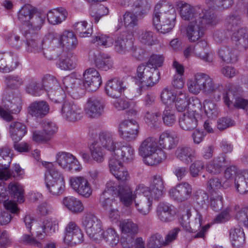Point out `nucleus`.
<instances>
[{"mask_svg": "<svg viewBox=\"0 0 248 248\" xmlns=\"http://www.w3.org/2000/svg\"><path fill=\"white\" fill-rule=\"evenodd\" d=\"M162 6L160 4L155 5L153 15V24L155 29L161 33H166L172 30L175 25L176 13L171 6Z\"/></svg>", "mask_w": 248, "mask_h": 248, "instance_id": "f257e3e1", "label": "nucleus"}, {"mask_svg": "<svg viewBox=\"0 0 248 248\" xmlns=\"http://www.w3.org/2000/svg\"><path fill=\"white\" fill-rule=\"evenodd\" d=\"M138 151L145 164L149 166L158 164L166 158L165 152L159 148L158 141L154 137H148L143 140Z\"/></svg>", "mask_w": 248, "mask_h": 248, "instance_id": "f03ea898", "label": "nucleus"}, {"mask_svg": "<svg viewBox=\"0 0 248 248\" xmlns=\"http://www.w3.org/2000/svg\"><path fill=\"white\" fill-rule=\"evenodd\" d=\"M103 191H106L110 196L119 197L123 204L126 207L131 205L133 200L136 198L135 195H133L132 191L128 185H120L113 180H109L106 183V188Z\"/></svg>", "mask_w": 248, "mask_h": 248, "instance_id": "7ed1b4c3", "label": "nucleus"}, {"mask_svg": "<svg viewBox=\"0 0 248 248\" xmlns=\"http://www.w3.org/2000/svg\"><path fill=\"white\" fill-rule=\"evenodd\" d=\"M135 192L139 194L150 196L153 199L158 200L164 196L165 192L163 180L159 175L154 176L150 187L140 184L136 186Z\"/></svg>", "mask_w": 248, "mask_h": 248, "instance_id": "20e7f679", "label": "nucleus"}, {"mask_svg": "<svg viewBox=\"0 0 248 248\" xmlns=\"http://www.w3.org/2000/svg\"><path fill=\"white\" fill-rule=\"evenodd\" d=\"M137 78L143 86L152 87L159 81L160 73L157 69L151 68L146 63H141L137 67Z\"/></svg>", "mask_w": 248, "mask_h": 248, "instance_id": "39448f33", "label": "nucleus"}, {"mask_svg": "<svg viewBox=\"0 0 248 248\" xmlns=\"http://www.w3.org/2000/svg\"><path fill=\"white\" fill-rule=\"evenodd\" d=\"M122 234V241L124 247L130 248L133 246L135 237L139 232L138 225L131 219H124L119 224Z\"/></svg>", "mask_w": 248, "mask_h": 248, "instance_id": "423d86ee", "label": "nucleus"}, {"mask_svg": "<svg viewBox=\"0 0 248 248\" xmlns=\"http://www.w3.org/2000/svg\"><path fill=\"white\" fill-rule=\"evenodd\" d=\"M118 131L120 136L127 141L135 140L139 133V125L134 120H127L121 123Z\"/></svg>", "mask_w": 248, "mask_h": 248, "instance_id": "0eeeda50", "label": "nucleus"}, {"mask_svg": "<svg viewBox=\"0 0 248 248\" xmlns=\"http://www.w3.org/2000/svg\"><path fill=\"white\" fill-rule=\"evenodd\" d=\"M174 5L180 17L186 21L196 20L201 10L200 6H193L183 0L176 1Z\"/></svg>", "mask_w": 248, "mask_h": 248, "instance_id": "6e6552de", "label": "nucleus"}, {"mask_svg": "<svg viewBox=\"0 0 248 248\" xmlns=\"http://www.w3.org/2000/svg\"><path fill=\"white\" fill-rule=\"evenodd\" d=\"M101 77L94 68H89L83 73V87L89 92L96 91L102 84Z\"/></svg>", "mask_w": 248, "mask_h": 248, "instance_id": "1a4fd4ad", "label": "nucleus"}, {"mask_svg": "<svg viewBox=\"0 0 248 248\" xmlns=\"http://www.w3.org/2000/svg\"><path fill=\"white\" fill-rule=\"evenodd\" d=\"M61 113L67 121L74 122L82 117V110L79 106L72 101L66 100L61 107Z\"/></svg>", "mask_w": 248, "mask_h": 248, "instance_id": "9d476101", "label": "nucleus"}, {"mask_svg": "<svg viewBox=\"0 0 248 248\" xmlns=\"http://www.w3.org/2000/svg\"><path fill=\"white\" fill-rule=\"evenodd\" d=\"M26 38L27 51L30 52L42 53L44 56L48 59H53V56L48 54V50L43 51L42 42L39 38L38 33H27L23 34Z\"/></svg>", "mask_w": 248, "mask_h": 248, "instance_id": "9b49d317", "label": "nucleus"}, {"mask_svg": "<svg viewBox=\"0 0 248 248\" xmlns=\"http://www.w3.org/2000/svg\"><path fill=\"white\" fill-rule=\"evenodd\" d=\"M82 225L87 234L91 238L102 231L101 221L93 214L86 213L82 218Z\"/></svg>", "mask_w": 248, "mask_h": 248, "instance_id": "f8f14e48", "label": "nucleus"}, {"mask_svg": "<svg viewBox=\"0 0 248 248\" xmlns=\"http://www.w3.org/2000/svg\"><path fill=\"white\" fill-rule=\"evenodd\" d=\"M71 187L79 195L89 198L92 194V189L88 180L83 176L72 177L69 180Z\"/></svg>", "mask_w": 248, "mask_h": 248, "instance_id": "ddd939ff", "label": "nucleus"}, {"mask_svg": "<svg viewBox=\"0 0 248 248\" xmlns=\"http://www.w3.org/2000/svg\"><path fill=\"white\" fill-rule=\"evenodd\" d=\"M105 106V103L101 98L93 96L88 99L85 111L89 117L98 118L103 113Z\"/></svg>", "mask_w": 248, "mask_h": 248, "instance_id": "4468645a", "label": "nucleus"}, {"mask_svg": "<svg viewBox=\"0 0 248 248\" xmlns=\"http://www.w3.org/2000/svg\"><path fill=\"white\" fill-rule=\"evenodd\" d=\"M18 56L16 54L7 52L0 53V71L8 73L15 69L18 65Z\"/></svg>", "mask_w": 248, "mask_h": 248, "instance_id": "2eb2a0df", "label": "nucleus"}, {"mask_svg": "<svg viewBox=\"0 0 248 248\" xmlns=\"http://www.w3.org/2000/svg\"><path fill=\"white\" fill-rule=\"evenodd\" d=\"M44 20L45 16L40 15L37 11L28 22L22 23L21 27L22 34L27 35V33H37Z\"/></svg>", "mask_w": 248, "mask_h": 248, "instance_id": "dca6fc26", "label": "nucleus"}, {"mask_svg": "<svg viewBox=\"0 0 248 248\" xmlns=\"http://www.w3.org/2000/svg\"><path fill=\"white\" fill-rule=\"evenodd\" d=\"M192 187L187 182H183L171 188L169 192L170 196L178 202L185 201L190 197Z\"/></svg>", "mask_w": 248, "mask_h": 248, "instance_id": "f3484780", "label": "nucleus"}, {"mask_svg": "<svg viewBox=\"0 0 248 248\" xmlns=\"http://www.w3.org/2000/svg\"><path fill=\"white\" fill-rule=\"evenodd\" d=\"M232 42L240 50L248 48V29L242 28L234 31L231 36Z\"/></svg>", "mask_w": 248, "mask_h": 248, "instance_id": "a211bd4d", "label": "nucleus"}, {"mask_svg": "<svg viewBox=\"0 0 248 248\" xmlns=\"http://www.w3.org/2000/svg\"><path fill=\"white\" fill-rule=\"evenodd\" d=\"M223 90V86L219 83H216L209 76L202 93L209 95L211 99L218 101L220 99Z\"/></svg>", "mask_w": 248, "mask_h": 248, "instance_id": "6ab92c4d", "label": "nucleus"}, {"mask_svg": "<svg viewBox=\"0 0 248 248\" xmlns=\"http://www.w3.org/2000/svg\"><path fill=\"white\" fill-rule=\"evenodd\" d=\"M137 194L133 193V195L136 196V198L133 200L134 201L135 207L140 214L146 216L152 210L154 199L150 196H146L145 194H142L139 197H137Z\"/></svg>", "mask_w": 248, "mask_h": 248, "instance_id": "aec40b11", "label": "nucleus"}, {"mask_svg": "<svg viewBox=\"0 0 248 248\" xmlns=\"http://www.w3.org/2000/svg\"><path fill=\"white\" fill-rule=\"evenodd\" d=\"M112 155L116 160L130 162L134 158L135 150L133 146L126 144L115 148Z\"/></svg>", "mask_w": 248, "mask_h": 248, "instance_id": "412c9836", "label": "nucleus"}, {"mask_svg": "<svg viewBox=\"0 0 248 248\" xmlns=\"http://www.w3.org/2000/svg\"><path fill=\"white\" fill-rule=\"evenodd\" d=\"M209 75L202 73H198L194 76L193 80L189 81L187 86L189 91L195 94L203 92Z\"/></svg>", "mask_w": 248, "mask_h": 248, "instance_id": "4be33fe9", "label": "nucleus"}, {"mask_svg": "<svg viewBox=\"0 0 248 248\" xmlns=\"http://www.w3.org/2000/svg\"><path fill=\"white\" fill-rule=\"evenodd\" d=\"M108 165L110 172L117 179L121 181H126L129 179V174L121 161L111 159Z\"/></svg>", "mask_w": 248, "mask_h": 248, "instance_id": "5701e85b", "label": "nucleus"}, {"mask_svg": "<svg viewBox=\"0 0 248 248\" xmlns=\"http://www.w3.org/2000/svg\"><path fill=\"white\" fill-rule=\"evenodd\" d=\"M175 214L174 206L169 203L160 202L157 206V216L162 222H169L172 221Z\"/></svg>", "mask_w": 248, "mask_h": 248, "instance_id": "b1692460", "label": "nucleus"}, {"mask_svg": "<svg viewBox=\"0 0 248 248\" xmlns=\"http://www.w3.org/2000/svg\"><path fill=\"white\" fill-rule=\"evenodd\" d=\"M125 89L126 87L124 85L122 80L117 78L108 80L105 86V91L107 94L113 98L120 96Z\"/></svg>", "mask_w": 248, "mask_h": 248, "instance_id": "393cba45", "label": "nucleus"}, {"mask_svg": "<svg viewBox=\"0 0 248 248\" xmlns=\"http://www.w3.org/2000/svg\"><path fill=\"white\" fill-rule=\"evenodd\" d=\"M212 8L209 9H202L201 8L200 12L198 13L197 16V21H199L202 25V26H214L219 23V19L217 16L211 10Z\"/></svg>", "mask_w": 248, "mask_h": 248, "instance_id": "a878e982", "label": "nucleus"}, {"mask_svg": "<svg viewBox=\"0 0 248 248\" xmlns=\"http://www.w3.org/2000/svg\"><path fill=\"white\" fill-rule=\"evenodd\" d=\"M223 99L224 103L228 108H230L232 104L234 99H235V101L233 103V106L236 108L245 110L246 108L248 105V100L242 97H236L232 88H229L226 90L223 94Z\"/></svg>", "mask_w": 248, "mask_h": 248, "instance_id": "bb28decb", "label": "nucleus"}, {"mask_svg": "<svg viewBox=\"0 0 248 248\" xmlns=\"http://www.w3.org/2000/svg\"><path fill=\"white\" fill-rule=\"evenodd\" d=\"M203 27L197 23L196 20L190 21L186 29V35L190 42H195L202 38L204 34Z\"/></svg>", "mask_w": 248, "mask_h": 248, "instance_id": "cd10ccee", "label": "nucleus"}, {"mask_svg": "<svg viewBox=\"0 0 248 248\" xmlns=\"http://www.w3.org/2000/svg\"><path fill=\"white\" fill-rule=\"evenodd\" d=\"M49 106L45 101H35L31 103L28 108V113L32 117L43 118L49 112Z\"/></svg>", "mask_w": 248, "mask_h": 248, "instance_id": "c85d7f7f", "label": "nucleus"}, {"mask_svg": "<svg viewBox=\"0 0 248 248\" xmlns=\"http://www.w3.org/2000/svg\"><path fill=\"white\" fill-rule=\"evenodd\" d=\"M133 42L128 39L124 34L117 36L114 43L115 51L120 54L124 55L128 53L133 46Z\"/></svg>", "mask_w": 248, "mask_h": 248, "instance_id": "c756f323", "label": "nucleus"}, {"mask_svg": "<svg viewBox=\"0 0 248 248\" xmlns=\"http://www.w3.org/2000/svg\"><path fill=\"white\" fill-rule=\"evenodd\" d=\"M158 143L161 150H171L177 144V137L171 132L166 131L160 135Z\"/></svg>", "mask_w": 248, "mask_h": 248, "instance_id": "7c9ffc66", "label": "nucleus"}, {"mask_svg": "<svg viewBox=\"0 0 248 248\" xmlns=\"http://www.w3.org/2000/svg\"><path fill=\"white\" fill-rule=\"evenodd\" d=\"M195 151L190 146L180 145L175 151L176 157L186 164L191 163L195 158Z\"/></svg>", "mask_w": 248, "mask_h": 248, "instance_id": "2f4dec72", "label": "nucleus"}, {"mask_svg": "<svg viewBox=\"0 0 248 248\" xmlns=\"http://www.w3.org/2000/svg\"><path fill=\"white\" fill-rule=\"evenodd\" d=\"M90 59L94 62L95 66L99 69L107 71L112 67L113 62L110 57L106 54H98L90 53Z\"/></svg>", "mask_w": 248, "mask_h": 248, "instance_id": "473e14b6", "label": "nucleus"}, {"mask_svg": "<svg viewBox=\"0 0 248 248\" xmlns=\"http://www.w3.org/2000/svg\"><path fill=\"white\" fill-rule=\"evenodd\" d=\"M209 46L205 40L198 42L194 47V52L202 60L208 63H212L214 58L211 52H209Z\"/></svg>", "mask_w": 248, "mask_h": 248, "instance_id": "72a5a7b5", "label": "nucleus"}, {"mask_svg": "<svg viewBox=\"0 0 248 248\" xmlns=\"http://www.w3.org/2000/svg\"><path fill=\"white\" fill-rule=\"evenodd\" d=\"M61 47H65L68 49L75 48L78 45L77 38L73 31H65L62 35L56 34Z\"/></svg>", "mask_w": 248, "mask_h": 248, "instance_id": "f704fd0d", "label": "nucleus"}, {"mask_svg": "<svg viewBox=\"0 0 248 248\" xmlns=\"http://www.w3.org/2000/svg\"><path fill=\"white\" fill-rule=\"evenodd\" d=\"M234 187L241 195L248 192V170H241L234 178Z\"/></svg>", "mask_w": 248, "mask_h": 248, "instance_id": "c9c22d12", "label": "nucleus"}, {"mask_svg": "<svg viewBox=\"0 0 248 248\" xmlns=\"http://www.w3.org/2000/svg\"><path fill=\"white\" fill-rule=\"evenodd\" d=\"M9 132L12 140L15 142H18L27 133V128L24 124L14 122L9 125Z\"/></svg>", "mask_w": 248, "mask_h": 248, "instance_id": "e433bc0d", "label": "nucleus"}, {"mask_svg": "<svg viewBox=\"0 0 248 248\" xmlns=\"http://www.w3.org/2000/svg\"><path fill=\"white\" fill-rule=\"evenodd\" d=\"M227 163V161L226 159L225 155H221L211 160L206 164V170L212 175L219 174Z\"/></svg>", "mask_w": 248, "mask_h": 248, "instance_id": "4c0bfd02", "label": "nucleus"}, {"mask_svg": "<svg viewBox=\"0 0 248 248\" xmlns=\"http://www.w3.org/2000/svg\"><path fill=\"white\" fill-rule=\"evenodd\" d=\"M63 84L70 93L78 92L83 87V81L77 77L76 73H72L70 75L65 77L62 80Z\"/></svg>", "mask_w": 248, "mask_h": 248, "instance_id": "58836bf2", "label": "nucleus"}, {"mask_svg": "<svg viewBox=\"0 0 248 248\" xmlns=\"http://www.w3.org/2000/svg\"><path fill=\"white\" fill-rule=\"evenodd\" d=\"M200 117L192 113L182 114L179 120V124L181 129L190 131L194 129L198 125V119Z\"/></svg>", "mask_w": 248, "mask_h": 248, "instance_id": "ea45409f", "label": "nucleus"}, {"mask_svg": "<svg viewBox=\"0 0 248 248\" xmlns=\"http://www.w3.org/2000/svg\"><path fill=\"white\" fill-rule=\"evenodd\" d=\"M229 238L233 247H241L245 242V234L243 229L239 226L232 227L230 230Z\"/></svg>", "mask_w": 248, "mask_h": 248, "instance_id": "a19ab883", "label": "nucleus"}, {"mask_svg": "<svg viewBox=\"0 0 248 248\" xmlns=\"http://www.w3.org/2000/svg\"><path fill=\"white\" fill-rule=\"evenodd\" d=\"M99 144L112 154L116 148L112 133L103 131L99 134Z\"/></svg>", "mask_w": 248, "mask_h": 248, "instance_id": "79ce46f5", "label": "nucleus"}, {"mask_svg": "<svg viewBox=\"0 0 248 248\" xmlns=\"http://www.w3.org/2000/svg\"><path fill=\"white\" fill-rule=\"evenodd\" d=\"M46 169L45 174V182L64 180L62 174L54 166L51 162L43 164Z\"/></svg>", "mask_w": 248, "mask_h": 248, "instance_id": "37998d69", "label": "nucleus"}, {"mask_svg": "<svg viewBox=\"0 0 248 248\" xmlns=\"http://www.w3.org/2000/svg\"><path fill=\"white\" fill-rule=\"evenodd\" d=\"M77 62V56L71 52H68L60 58L59 66L62 70H71L76 67Z\"/></svg>", "mask_w": 248, "mask_h": 248, "instance_id": "c03bdc74", "label": "nucleus"}, {"mask_svg": "<svg viewBox=\"0 0 248 248\" xmlns=\"http://www.w3.org/2000/svg\"><path fill=\"white\" fill-rule=\"evenodd\" d=\"M2 181L0 180V203H3L5 208L11 213L17 214L19 212L17 204L12 201H9V196L2 192L4 185Z\"/></svg>", "mask_w": 248, "mask_h": 248, "instance_id": "a18cd8bd", "label": "nucleus"}, {"mask_svg": "<svg viewBox=\"0 0 248 248\" xmlns=\"http://www.w3.org/2000/svg\"><path fill=\"white\" fill-rule=\"evenodd\" d=\"M62 203L64 206L73 213H80L84 210L82 202L74 197L69 196L64 198Z\"/></svg>", "mask_w": 248, "mask_h": 248, "instance_id": "49530a36", "label": "nucleus"}, {"mask_svg": "<svg viewBox=\"0 0 248 248\" xmlns=\"http://www.w3.org/2000/svg\"><path fill=\"white\" fill-rule=\"evenodd\" d=\"M58 227V223L56 220L49 218L46 219L43 222V225L41 227L42 232L38 231L36 237L39 239H43L45 235H50L54 232Z\"/></svg>", "mask_w": 248, "mask_h": 248, "instance_id": "de8ad7c7", "label": "nucleus"}, {"mask_svg": "<svg viewBox=\"0 0 248 248\" xmlns=\"http://www.w3.org/2000/svg\"><path fill=\"white\" fill-rule=\"evenodd\" d=\"M7 190L15 201L20 203L24 202V190L22 186L18 183L11 182L9 184Z\"/></svg>", "mask_w": 248, "mask_h": 248, "instance_id": "09e8293b", "label": "nucleus"}, {"mask_svg": "<svg viewBox=\"0 0 248 248\" xmlns=\"http://www.w3.org/2000/svg\"><path fill=\"white\" fill-rule=\"evenodd\" d=\"M67 15V13L65 9L63 8L56 9L48 12L47 14V18L50 24L56 25L61 23L64 20Z\"/></svg>", "mask_w": 248, "mask_h": 248, "instance_id": "8fccbe9b", "label": "nucleus"}, {"mask_svg": "<svg viewBox=\"0 0 248 248\" xmlns=\"http://www.w3.org/2000/svg\"><path fill=\"white\" fill-rule=\"evenodd\" d=\"M218 55L223 61L227 62H234L237 60V51L232 47H222L219 49Z\"/></svg>", "mask_w": 248, "mask_h": 248, "instance_id": "3c124183", "label": "nucleus"}, {"mask_svg": "<svg viewBox=\"0 0 248 248\" xmlns=\"http://www.w3.org/2000/svg\"><path fill=\"white\" fill-rule=\"evenodd\" d=\"M43 93L46 92L48 95L54 89L60 85L57 79L54 76L50 75H46L41 79Z\"/></svg>", "mask_w": 248, "mask_h": 248, "instance_id": "603ef678", "label": "nucleus"}, {"mask_svg": "<svg viewBox=\"0 0 248 248\" xmlns=\"http://www.w3.org/2000/svg\"><path fill=\"white\" fill-rule=\"evenodd\" d=\"M26 92L34 96H39L43 93L42 82H38L33 78H31L26 86Z\"/></svg>", "mask_w": 248, "mask_h": 248, "instance_id": "864d4df0", "label": "nucleus"}, {"mask_svg": "<svg viewBox=\"0 0 248 248\" xmlns=\"http://www.w3.org/2000/svg\"><path fill=\"white\" fill-rule=\"evenodd\" d=\"M234 0H205L206 5L214 9L225 10L231 7Z\"/></svg>", "mask_w": 248, "mask_h": 248, "instance_id": "5fc2aeb1", "label": "nucleus"}, {"mask_svg": "<svg viewBox=\"0 0 248 248\" xmlns=\"http://www.w3.org/2000/svg\"><path fill=\"white\" fill-rule=\"evenodd\" d=\"M36 12V8L30 4H26L19 11L18 18L22 23L28 22Z\"/></svg>", "mask_w": 248, "mask_h": 248, "instance_id": "6e6d98bb", "label": "nucleus"}, {"mask_svg": "<svg viewBox=\"0 0 248 248\" xmlns=\"http://www.w3.org/2000/svg\"><path fill=\"white\" fill-rule=\"evenodd\" d=\"M49 192L53 195L58 196L63 193L65 189V181L45 182Z\"/></svg>", "mask_w": 248, "mask_h": 248, "instance_id": "4d7b16f0", "label": "nucleus"}, {"mask_svg": "<svg viewBox=\"0 0 248 248\" xmlns=\"http://www.w3.org/2000/svg\"><path fill=\"white\" fill-rule=\"evenodd\" d=\"M175 99V107L178 111L183 112L188 108L189 98L185 92L179 91Z\"/></svg>", "mask_w": 248, "mask_h": 248, "instance_id": "13d9d810", "label": "nucleus"}, {"mask_svg": "<svg viewBox=\"0 0 248 248\" xmlns=\"http://www.w3.org/2000/svg\"><path fill=\"white\" fill-rule=\"evenodd\" d=\"M139 39L143 44L153 46L157 43V39L154 32L150 31H141L139 33Z\"/></svg>", "mask_w": 248, "mask_h": 248, "instance_id": "bf43d9fd", "label": "nucleus"}, {"mask_svg": "<svg viewBox=\"0 0 248 248\" xmlns=\"http://www.w3.org/2000/svg\"><path fill=\"white\" fill-rule=\"evenodd\" d=\"M162 120L165 125L172 126L176 121L175 110L169 107H166L162 113Z\"/></svg>", "mask_w": 248, "mask_h": 248, "instance_id": "052dcab7", "label": "nucleus"}, {"mask_svg": "<svg viewBox=\"0 0 248 248\" xmlns=\"http://www.w3.org/2000/svg\"><path fill=\"white\" fill-rule=\"evenodd\" d=\"M56 161L60 166L66 170L68 165L74 160V156L68 153L61 152L56 155Z\"/></svg>", "mask_w": 248, "mask_h": 248, "instance_id": "680f3d73", "label": "nucleus"}, {"mask_svg": "<svg viewBox=\"0 0 248 248\" xmlns=\"http://www.w3.org/2000/svg\"><path fill=\"white\" fill-rule=\"evenodd\" d=\"M6 86L10 89H16L23 85L24 80L18 75H7L4 78Z\"/></svg>", "mask_w": 248, "mask_h": 248, "instance_id": "e2e57ef3", "label": "nucleus"}, {"mask_svg": "<svg viewBox=\"0 0 248 248\" xmlns=\"http://www.w3.org/2000/svg\"><path fill=\"white\" fill-rule=\"evenodd\" d=\"M90 151L92 158L98 162L104 160L105 153L98 142H94L90 146Z\"/></svg>", "mask_w": 248, "mask_h": 248, "instance_id": "0e129e2a", "label": "nucleus"}, {"mask_svg": "<svg viewBox=\"0 0 248 248\" xmlns=\"http://www.w3.org/2000/svg\"><path fill=\"white\" fill-rule=\"evenodd\" d=\"M106 191H103L100 197V203L103 209L107 211L116 206V203L112 197Z\"/></svg>", "mask_w": 248, "mask_h": 248, "instance_id": "69168bd1", "label": "nucleus"}, {"mask_svg": "<svg viewBox=\"0 0 248 248\" xmlns=\"http://www.w3.org/2000/svg\"><path fill=\"white\" fill-rule=\"evenodd\" d=\"M23 173V170L20 166L18 164H16L12 171L7 169L5 170H0V180H7L12 176L14 177L20 176Z\"/></svg>", "mask_w": 248, "mask_h": 248, "instance_id": "338daca9", "label": "nucleus"}, {"mask_svg": "<svg viewBox=\"0 0 248 248\" xmlns=\"http://www.w3.org/2000/svg\"><path fill=\"white\" fill-rule=\"evenodd\" d=\"M235 209V219L239 224L248 227V207L239 209V206H236Z\"/></svg>", "mask_w": 248, "mask_h": 248, "instance_id": "774afa93", "label": "nucleus"}]
</instances>
